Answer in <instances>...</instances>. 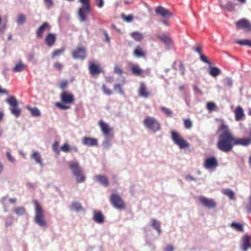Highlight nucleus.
I'll return each instance as SVG.
<instances>
[{
    "mask_svg": "<svg viewBox=\"0 0 251 251\" xmlns=\"http://www.w3.org/2000/svg\"><path fill=\"white\" fill-rule=\"evenodd\" d=\"M219 129L222 132L218 137L217 147L221 151L228 152L231 151L235 145V137L226 125L222 124Z\"/></svg>",
    "mask_w": 251,
    "mask_h": 251,
    "instance_id": "nucleus-1",
    "label": "nucleus"
},
{
    "mask_svg": "<svg viewBox=\"0 0 251 251\" xmlns=\"http://www.w3.org/2000/svg\"><path fill=\"white\" fill-rule=\"evenodd\" d=\"M33 203L35 206V222L40 226L47 227V224L45 220L44 211L41 205L36 200L33 201Z\"/></svg>",
    "mask_w": 251,
    "mask_h": 251,
    "instance_id": "nucleus-2",
    "label": "nucleus"
},
{
    "mask_svg": "<svg viewBox=\"0 0 251 251\" xmlns=\"http://www.w3.org/2000/svg\"><path fill=\"white\" fill-rule=\"evenodd\" d=\"M6 102L10 105V110L11 113L16 117H19L22 110L18 106V102L16 98L13 96H11L6 99Z\"/></svg>",
    "mask_w": 251,
    "mask_h": 251,
    "instance_id": "nucleus-3",
    "label": "nucleus"
},
{
    "mask_svg": "<svg viewBox=\"0 0 251 251\" xmlns=\"http://www.w3.org/2000/svg\"><path fill=\"white\" fill-rule=\"evenodd\" d=\"M171 137L174 143L180 149H184L189 147V144L177 132L171 131Z\"/></svg>",
    "mask_w": 251,
    "mask_h": 251,
    "instance_id": "nucleus-4",
    "label": "nucleus"
},
{
    "mask_svg": "<svg viewBox=\"0 0 251 251\" xmlns=\"http://www.w3.org/2000/svg\"><path fill=\"white\" fill-rule=\"evenodd\" d=\"M143 124L153 132H156L160 129V126L157 121L153 118L147 117L143 121Z\"/></svg>",
    "mask_w": 251,
    "mask_h": 251,
    "instance_id": "nucleus-5",
    "label": "nucleus"
},
{
    "mask_svg": "<svg viewBox=\"0 0 251 251\" xmlns=\"http://www.w3.org/2000/svg\"><path fill=\"white\" fill-rule=\"evenodd\" d=\"M98 125L100 127L101 132L104 136L106 138L108 137H112L113 128L111 127L108 124L105 123L102 120H100L99 121Z\"/></svg>",
    "mask_w": 251,
    "mask_h": 251,
    "instance_id": "nucleus-6",
    "label": "nucleus"
},
{
    "mask_svg": "<svg viewBox=\"0 0 251 251\" xmlns=\"http://www.w3.org/2000/svg\"><path fill=\"white\" fill-rule=\"evenodd\" d=\"M111 204L114 207L119 209L125 208V204L120 196L117 194H112L110 199Z\"/></svg>",
    "mask_w": 251,
    "mask_h": 251,
    "instance_id": "nucleus-7",
    "label": "nucleus"
},
{
    "mask_svg": "<svg viewBox=\"0 0 251 251\" xmlns=\"http://www.w3.org/2000/svg\"><path fill=\"white\" fill-rule=\"evenodd\" d=\"M235 25L238 29H243L246 32L251 31V23L246 19H242L236 22Z\"/></svg>",
    "mask_w": 251,
    "mask_h": 251,
    "instance_id": "nucleus-8",
    "label": "nucleus"
},
{
    "mask_svg": "<svg viewBox=\"0 0 251 251\" xmlns=\"http://www.w3.org/2000/svg\"><path fill=\"white\" fill-rule=\"evenodd\" d=\"M219 165L217 159L214 156L210 157L204 161V167L207 169H215Z\"/></svg>",
    "mask_w": 251,
    "mask_h": 251,
    "instance_id": "nucleus-9",
    "label": "nucleus"
},
{
    "mask_svg": "<svg viewBox=\"0 0 251 251\" xmlns=\"http://www.w3.org/2000/svg\"><path fill=\"white\" fill-rule=\"evenodd\" d=\"M72 55L75 59H83L86 57V53L84 48L79 47L73 51Z\"/></svg>",
    "mask_w": 251,
    "mask_h": 251,
    "instance_id": "nucleus-10",
    "label": "nucleus"
},
{
    "mask_svg": "<svg viewBox=\"0 0 251 251\" xmlns=\"http://www.w3.org/2000/svg\"><path fill=\"white\" fill-rule=\"evenodd\" d=\"M155 11L156 14L164 18H170L173 15L171 12L162 6H158L156 8Z\"/></svg>",
    "mask_w": 251,
    "mask_h": 251,
    "instance_id": "nucleus-11",
    "label": "nucleus"
},
{
    "mask_svg": "<svg viewBox=\"0 0 251 251\" xmlns=\"http://www.w3.org/2000/svg\"><path fill=\"white\" fill-rule=\"evenodd\" d=\"M62 102L65 104H71L75 101V98L73 94L66 92H63L60 95Z\"/></svg>",
    "mask_w": 251,
    "mask_h": 251,
    "instance_id": "nucleus-12",
    "label": "nucleus"
},
{
    "mask_svg": "<svg viewBox=\"0 0 251 251\" xmlns=\"http://www.w3.org/2000/svg\"><path fill=\"white\" fill-rule=\"evenodd\" d=\"M199 201L204 206L209 208H214L216 207V204L214 200L209 199L206 197L201 196L199 197Z\"/></svg>",
    "mask_w": 251,
    "mask_h": 251,
    "instance_id": "nucleus-13",
    "label": "nucleus"
},
{
    "mask_svg": "<svg viewBox=\"0 0 251 251\" xmlns=\"http://www.w3.org/2000/svg\"><path fill=\"white\" fill-rule=\"evenodd\" d=\"M88 69L90 74L92 75H98L102 71L100 65L94 63H90Z\"/></svg>",
    "mask_w": 251,
    "mask_h": 251,
    "instance_id": "nucleus-14",
    "label": "nucleus"
},
{
    "mask_svg": "<svg viewBox=\"0 0 251 251\" xmlns=\"http://www.w3.org/2000/svg\"><path fill=\"white\" fill-rule=\"evenodd\" d=\"M91 7L87 8L86 7H82L78 10V15L81 22L86 21L87 15L90 12Z\"/></svg>",
    "mask_w": 251,
    "mask_h": 251,
    "instance_id": "nucleus-15",
    "label": "nucleus"
},
{
    "mask_svg": "<svg viewBox=\"0 0 251 251\" xmlns=\"http://www.w3.org/2000/svg\"><path fill=\"white\" fill-rule=\"evenodd\" d=\"M50 28V25L47 23H44L36 30V34L37 38H42L43 33L46 30H49Z\"/></svg>",
    "mask_w": 251,
    "mask_h": 251,
    "instance_id": "nucleus-16",
    "label": "nucleus"
},
{
    "mask_svg": "<svg viewBox=\"0 0 251 251\" xmlns=\"http://www.w3.org/2000/svg\"><path fill=\"white\" fill-rule=\"evenodd\" d=\"M139 96L144 98H148L150 95V93L147 91V88L143 82H141L138 89Z\"/></svg>",
    "mask_w": 251,
    "mask_h": 251,
    "instance_id": "nucleus-17",
    "label": "nucleus"
},
{
    "mask_svg": "<svg viewBox=\"0 0 251 251\" xmlns=\"http://www.w3.org/2000/svg\"><path fill=\"white\" fill-rule=\"evenodd\" d=\"M93 220L98 224H102L104 222V218L100 211L95 210L93 213Z\"/></svg>",
    "mask_w": 251,
    "mask_h": 251,
    "instance_id": "nucleus-18",
    "label": "nucleus"
},
{
    "mask_svg": "<svg viewBox=\"0 0 251 251\" xmlns=\"http://www.w3.org/2000/svg\"><path fill=\"white\" fill-rule=\"evenodd\" d=\"M82 144L87 146H96L98 145V140L96 138L84 137L82 139Z\"/></svg>",
    "mask_w": 251,
    "mask_h": 251,
    "instance_id": "nucleus-19",
    "label": "nucleus"
},
{
    "mask_svg": "<svg viewBox=\"0 0 251 251\" xmlns=\"http://www.w3.org/2000/svg\"><path fill=\"white\" fill-rule=\"evenodd\" d=\"M250 144H251V138H250V137L242 138H235V145L248 146Z\"/></svg>",
    "mask_w": 251,
    "mask_h": 251,
    "instance_id": "nucleus-20",
    "label": "nucleus"
},
{
    "mask_svg": "<svg viewBox=\"0 0 251 251\" xmlns=\"http://www.w3.org/2000/svg\"><path fill=\"white\" fill-rule=\"evenodd\" d=\"M69 168L72 171L73 175H76V173L77 174L82 170L78 163L77 162H70L69 163Z\"/></svg>",
    "mask_w": 251,
    "mask_h": 251,
    "instance_id": "nucleus-21",
    "label": "nucleus"
},
{
    "mask_svg": "<svg viewBox=\"0 0 251 251\" xmlns=\"http://www.w3.org/2000/svg\"><path fill=\"white\" fill-rule=\"evenodd\" d=\"M56 41L55 35L53 33H48L46 36L45 41L49 47L52 46Z\"/></svg>",
    "mask_w": 251,
    "mask_h": 251,
    "instance_id": "nucleus-22",
    "label": "nucleus"
},
{
    "mask_svg": "<svg viewBox=\"0 0 251 251\" xmlns=\"http://www.w3.org/2000/svg\"><path fill=\"white\" fill-rule=\"evenodd\" d=\"M133 55L136 57L145 58L146 52L143 50V48L140 46H137L133 50Z\"/></svg>",
    "mask_w": 251,
    "mask_h": 251,
    "instance_id": "nucleus-23",
    "label": "nucleus"
},
{
    "mask_svg": "<svg viewBox=\"0 0 251 251\" xmlns=\"http://www.w3.org/2000/svg\"><path fill=\"white\" fill-rule=\"evenodd\" d=\"M95 178L104 187H107L109 184L108 179L105 176L97 175L95 176Z\"/></svg>",
    "mask_w": 251,
    "mask_h": 251,
    "instance_id": "nucleus-24",
    "label": "nucleus"
},
{
    "mask_svg": "<svg viewBox=\"0 0 251 251\" xmlns=\"http://www.w3.org/2000/svg\"><path fill=\"white\" fill-rule=\"evenodd\" d=\"M251 237L247 234H245L243 238L242 249L244 251H247L250 245Z\"/></svg>",
    "mask_w": 251,
    "mask_h": 251,
    "instance_id": "nucleus-25",
    "label": "nucleus"
},
{
    "mask_svg": "<svg viewBox=\"0 0 251 251\" xmlns=\"http://www.w3.org/2000/svg\"><path fill=\"white\" fill-rule=\"evenodd\" d=\"M130 69L132 74L137 76H142L144 72L138 65H132Z\"/></svg>",
    "mask_w": 251,
    "mask_h": 251,
    "instance_id": "nucleus-26",
    "label": "nucleus"
},
{
    "mask_svg": "<svg viewBox=\"0 0 251 251\" xmlns=\"http://www.w3.org/2000/svg\"><path fill=\"white\" fill-rule=\"evenodd\" d=\"M234 113L235 115V119L236 121L241 120L244 116V113L243 108L240 106L236 108Z\"/></svg>",
    "mask_w": 251,
    "mask_h": 251,
    "instance_id": "nucleus-27",
    "label": "nucleus"
},
{
    "mask_svg": "<svg viewBox=\"0 0 251 251\" xmlns=\"http://www.w3.org/2000/svg\"><path fill=\"white\" fill-rule=\"evenodd\" d=\"M158 38L162 42L167 45H170L172 43V40L169 35L163 34L159 35Z\"/></svg>",
    "mask_w": 251,
    "mask_h": 251,
    "instance_id": "nucleus-28",
    "label": "nucleus"
},
{
    "mask_svg": "<svg viewBox=\"0 0 251 251\" xmlns=\"http://www.w3.org/2000/svg\"><path fill=\"white\" fill-rule=\"evenodd\" d=\"M209 74L211 76L216 77L221 74V70L217 67H210Z\"/></svg>",
    "mask_w": 251,
    "mask_h": 251,
    "instance_id": "nucleus-29",
    "label": "nucleus"
},
{
    "mask_svg": "<svg viewBox=\"0 0 251 251\" xmlns=\"http://www.w3.org/2000/svg\"><path fill=\"white\" fill-rule=\"evenodd\" d=\"M151 226L157 231L159 234L161 233V229L160 227V224L158 221L154 219H151Z\"/></svg>",
    "mask_w": 251,
    "mask_h": 251,
    "instance_id": "nucleus-30",
    "label": "nucleus"
},
{
    "mask_svg": "<svg viewBox=\"0 0 251 251\" xmlns=\"http://www.w3.org/2000/svg\"><path fill=\"white\" fill-rule=\"evenodd\" d=\"M26 109L29 110L32 116L38 117L40 116L41 112L37 107H30L29 106H26Z\"/></svg>",
    "mask_w": 251,
    "mask_h": 251,
    "instance_id": "nucleus-31",
    "label": "nucleus"
},
{
    "mask_svg": "<svg viewBox=\"0 0 251 251\" xmlns=\"http://www.w3.org/2000/svg\"><path fill=\"white\" fill-rule=\"evenodd\" d=\"M75 177L76 181L78 183H81L85 181V176L83 173L82 170L78 172L76 175H74Z\"/></svg>",
    "mask_w": 251,
    "mask_h": 251,
    "instance_id": "nucleus-32",
    "label": "nucleus"
},
{
    "mask_svg": "<svg viewBox=\"0 0 251 251\" xmlns=\"http://www.w3.org/2000/svg\"><path fill=\"white\" fill-rule=\"evenodd\" d=\"M230 226L237 231L242 232L244 230L243 226L241 224L233 222Z\"/></svg>",
    "mask_w": 251,
    "mask_h": 251,
    "instance_id": "nucleus-33",
    "label": "nucleus"
},
{
    "mask_svg": "<svg viewBox=\"0 0 251 251\" xmlns=\"http://www.w3.org/2000/svg\"><path fill=\"white\" fill-rule=\"evenodd\" d=\"M71 206L72 209L76 212H78L83 210V207L81 204L77 201L73 202Z\"/></svg>",
    "mask_w": 251,
    "mask_h": 251,
    "instance_id": "nucleus-34",
    "label": "nucleus"
},
{
    "mask_svg": "<svg viewBox=\"0 0 251 251\" xmlns=\"http://www.w3.org/2000/svg\"><path fill=\"white\" fill-rule=\"evenodd\" d=\"M26 66L21 62L16 64V66L13 68L12 71L14 72H21L24 70Z\"/></svg>",
    "mask_w": 251,
    "mask_h": 251,
    "instance_id": "nucleus-35",
    "label": "nucleus"
},
{
    "mask_svg": "<svg viewBox=\"0 0 251 251\" xmlns=\"http://www.w3.org/2000/svg\"><path fill=\"white\" fill-rule=\"evenodd\" d=\"M223 193L225 195L227 196L230 200L234 199V193L230 189H225L223 190Z\"/></svg>",
    "mask_w": 251,
    "mask_h": 251,
    "instance_id": "nucleus-36",
    "label": "nucleus"
},
{
    "mask_svg": "<svg viewBox=\"0 0 251 251\" xmlns=\"http://www.w3.org/2000/svg\"><path fill=\"white\" fill-rule=\"evenodd\" d=\"M131 36L136 41H140L143 38L142 34L139 32H133L131 34Z\"/></svg>",
    "mask_w": 251,
    "mask_h": 251,
    "instance_id": "nucleus-37",
    "label": "nucleus"
},
{
    "mask_svg": "<svg viewBox=\"0 0 251 251\" xmlns=\"http://www.w3.org/2000/svg\"><path fill=\"white\" fill-rule=\"evenodd\" d=\"M32 159H34L37 163L42 164V160L40 154L38 152H34L31 156Z\"/></svg>",
    "mask_w": 251,
    "mask_h": 251,
    "instance_id": "nucleus-38",
    "label": "nucleus"
},
{
    "mask_svg": "<svg viewBox=\"0 0 251 251\" xmlns=\"http://www.w3.org/2000/svg\"><path fill=\"white\" fill-rule=\"evenodd\" d=\"M235 43L241 46H248L249 47H251V40L248 39L237 40Z\"/></svg>",
    "mask_w": 251,
    "mask_h": 251,
    "instance_id": "nucleus-39",
    "label": "nucleus"
},
{
    "mask_svg": "<svg viewBox=\"0 0 251 251\" xmlns=\"http://www.w3.org/2000/svg\"><path fill=\"white\" fill-rule=\"evenodd\" d=\"M25 21V16L23 14H20L18 16L17 23L19 25L23 24Z\"/></svg>",
    "mask_w": 251,
    "mask_h": 251,
    "instance_id": "nucleus-40",
    "label": "nucleus"
},
{
    "mask_svg": "<svg viewBox=\"0 0 251 251\" xmlns=\"http://www.w3.org/2000/svg\"><path fill=\"white\" fill-rule=\"evenodd\" d=\"M15 212L18 215H23L25 212V209L24 207H18L15 209Z\"/></svg>",
    "mask_w": 251,
    "mask_h": 251,
    "instance_id": "nucleus-41",
    "label": "nucleus"
},
{
    "mask_svg": "<svg viewBox=\"0 0 251 251\" xmlns=\"http://www.w3.org/2000/svg\"><path fill=\"white\" fill-rule=\"evenodd\" d=\"M206 108L209 111H212L215 110L217 106L214 102H209L206 104Z\"/></svg>",
    "mask_w": 251,
    "mask_h": 251,
    "instance_id": "nucleus-42",
    "label": "nucleus"
},
{
    "mask_svg": "<svg viewBox=\"0 0 251 251\" xmlns=\"http://www.w3.org/2000/svg\"><path fill=\"white\" fill-rule=\"evenodd\" d=\"M64 51V49H58V50H55L52 53L51 57H52V58H54V57H55L56 56H59Z\"/></svg>",
    "mask_w": 251,
    "mask_h": 251,
    "instance_id": "nucleus-43",
    "label": "nucleus"
},
{
    "mask_svg": "<svg viewBox=\"0 0 251 251\" xmlns=\"http://www.w3.org/2000/svg\"><path fill=\"white\" fill-rule=\"evenodd\" d=\"M184 125L186 128L190 129L192 127L193 124L190 119H187L184 120Z\"/></svg>",
    "mask_w": 251,
    "mask_h": 251,
    "instance_id": "nucleus-44",
    "label": "nucleus"
},
{
    "mask_svg": "<svg viewBox=\"0 0 251 251\" xmlns=\"http://www.w3.org/2000/svg\"><path fill=\"white\" fill-rule=\"evenodd\" d=\"M161 109L167 116L169 117L172 116L173 112L170 109L165 107H161Z\"/></svg>",
    "mask_w": 251,
    "mask_h": 251,
    "instance_id": "nucleus-45",
    "label": "nucleus"
},
{
    "mask_svg": "<svg viewBox=\"0 0 251 251\" xmlns=\"http://www.w3.org/2000/svg\"><path fill=\"white\" fill-rule=\"evenodd\" d=\"M79 1L81 3L82 7H86L87 8L91 7L90 0H79Z\"/></svg>",
    "mask_w": 251,
    "mask_h": 251,
    "instance_id": "nucleus-46",
    "label": "nucleus"
},
{
    "mask_svg": "<svg viewBox=\"0 0 251 251\" xmlns=\"http://www.w3.org/2000/svg\"><path fill=\"white\" fill-rule=\"evenodd\" d=\"M61 150L64 152H68L71 151V149L68 144L65 143L61 147Z\"/></svg>",
    "mask_w": 251,
    "mask_h": 251,
    "instance_id": "nucleus-47",
    "label": "nucleus"
},
{
    "mask_svg": "<svg viewBox=\"0 0 251 251\" xmlns=\"http://www.w3.org/2000/svg\"><path fill=\"white\" fill-rule=\"evenodd\" d=\"M122 18L125 21L129 23L132 21L133 19V16L132 15H129L128 16H126L125 15H122Z\"/></svg>",
    "mask_w": 251,
    "mask_h": 251,
    "instance_id": "nucleus-48",
    "label": "nucleus"
},
{
    "mask_svg": "<svg viewBox=\"0 0 251 251\" xmlns=\"http://www.w3.org/2000/svg\"><path fill=\"white\" fill-rule=\"evenodd\" d=\"M55 105L60 109H67L70 108V106L66 105L65 104H62L60 102H56L55 103Z\"/></svg>",
    "mask_w": 251,
    "mask_h": 251,
    "instance_id": "nucleus-49",
    "label": "nucleus"
},
{
    "mask_svg": "<svg viewBox=\"0 0 251 251\" xmlns=\"http://www.w3.org/2000/svg\"><path fill=\"white\" fill-rule=\"evenodd\" d=\"M102 90L104 93L107 95H111L112 94V91H111L107 86L105 85H103L102 87Z\"/></svg>",
    "mask_w": 251,
    "mask_h": 251,
    "instance_id": "nucleus-50",
    "label": "nucleus"
},
{
    "mask_svg": "<svg viewBox=\"0 0 251 251\" xmlns=\"http://www.w3.org/2000/svg\"><path fill=\"white\" fill-rule=\"evenodd\" d=\"M225 84L229 87H231L233 84L232 80L229 77L226 78L225 80Z\"/></svg>",
    "mask_w": 251,
    "mask_h": 251,
    "instance_id": "nucleus-51",
    "label": "nucleus"
},
{
    "mask_svg": "<svg viewBox=\"0 0 251 251\" xmlns=\"http://www.w3.org/2000/svg\"><path fill=\"white\" fill-rule=\"evenodd\" d=\"M177 64H178V66L179 68L180 71L181 72V74L182 75H183L184 73V66L182 62L181 61H179L177 63H176V62L175 63V65H176Z\"/></svg>",
    "mask_w": 251,
    "mask_h": 251,
    "instance_id": "nucleus-52",
    "label": "nucleus"
},
{
    "mask_svg": "<svg viewBox=\"0 0 251 251\" xmlns=\"http://www.w3.org/2000/svg\"><path fill=\"white\" fill-rule=\"evenodd\" d=\"M68 83L66 80L62 81L59 85V87L61 89H65L68 86Z\"/></svg>",
    "mask_w": 251,
    "mask_h": 251,
    "instance_id": "nucleus-53",
    "label": "nucleus"
},
{
    "mask_svg": "<svg viewBox=\"0 0 251 251\" xmlns=\"http://www.w3.org/2000/svg\"><path fill=\"white\" fill-rule=\"evenodd\" d=\"M114 71L115 74L119 75H122L123 73V69L118 66H115Z\"/></svg>",
    "mask_w": 251,
    "mask_h": 251,
    "instance_id": "nucleus-54",
    "label": "nucleus"
},
{
    "mask_svg": "<svg viewBox=\"0 0 251 251\" xmlns=\"http://www.w3.org/2000/svg\"><path fill=\"white\" fill-rule=\"evenodd\" d=\"M200 59L202 62L206 63L209 65H211V63L208 60L207 57L204 55L203 54L200 55Z\"/></svg>",
    "mask_w": 251,
    "mask_h": 251,
    "instance_id": "nucleus-55",
    "label": "nucleus"
},
{
    "mask_svg": "<svg viewBox=\"0 0 251 251\" xmlns=\"http://www.w3.org/2000/svg\"><path fill=\"white\" fill-rule=\"evenodd\" d=\"M246 207L247 212L249 213H251V196L249 198L248 202L246 204Z\"/></svg>",
    "mask_w": 251,
    "mask_h": 251,
    "instance_id": "nucleus-56",
    "label": "nucleus"
},
{
    "mask_svg": "<svg viewBox=\"0 0 251 251\" xmlns=\"http://www.w3.org/2000/svg\"><path fill=\"white\" fill-rule=\"evenodd\" d=\"M59 143L58 142H55L52 145V150L53 151L56 153H58L59 152L58 150Z\"/></svg>",
    "mask_w": 251,
    "mask_h": 251,
    "instance_id": "nucleus-57",
    "label": "nucleus"
},
{
    "mask_svg": "<svg viewBox=\"0 0 251 251\" xmlns=\"http://www.w3.org/2000/svg\"><path fill=\"white\" fill-rule=\"evenodd\" d=\"M114 89L115 90H118L121 94H124V92L122 90L121 86L120 84H116L114 86Z\"/></svg>",
    "mask_w": 251,
    "mask_h": 251,
    "instance_id": "nucleus-58",
    "label": "nucleus"
},
{
    "mask_svg": "<svg viewBox=\"0 0 251 251\" xmlns=\"http://www.w3.org/2000/svg\"><path fill=\"white\" fill-rule=\"evenodd\" d=\"M96 5L99 7L100 8L103 6L104 2L103 0H95Z\"/></svg>",
    "mask_w": 251,
    "mask_h": 251,
    "instance_id": "nucleus-59",
    "label": "nucleus"
},
{
    "mask_svg": "<svg viewBox=\"0 0 251 251\" xmlns=\"http://www.w3.org/2000/svg\"><path fill=\"white\" fill-rule=\"evenodd\" d=\"M6 155H7V157L8 160L10 162H11L12 163H14L15 162L14 158L12 157V156L11 155V154H10V153L9 152H6Z\"/></svg>",
    "mask_w": 251,
    "mask_h": 251,
    "instance_id": "nucleus-60",
    "label": "nucleus"
},
{
    "mask_svg": "<svg viewBox=\"0 0 251 251\" xmlns=\"http://www.w3.org/2000/svg\"><path fill=\"white\" fill-rule=\"evenodd\" d=\"M54 67L57 69V70H59V71H61L63 68V66L59 62H55L54 64Z\"/></svg>",
    "mask_w": 251,
    "mask_h": 251,
    "instance_id": "nucleus-61",
    "label": "nucleus"
},
{
    "mask_svg": "<svg viewBox=\"0 0 251 251\" xmlns=\"http://www.w3.org/2000/svg\"><path fill=\"white\" fill-rule=\"evenodd\" d=\"M45 1L47 4V7L48 8H50L53 5V0H44Z\"/></svg>",
    "mask_w": 251,
    "mask_h": 251,
    "instance_id": "nucleus-62",
    "label": "nucleus"
},
{
    "mask_svg": "<svg viewBox=\"0 0 251 251\" xmlns=\"http://www.w3.org/2000/svg\"><path fill=\"white\" fill-rule=\"evenodd\" d=\"M35 55L34 53L32 52L28 55L27 58L29 61H32L34 59Z\"/></svg>",
    "mask_w": 251,
    "mask_h": 251,
    "instance_id": "nucleus-63",
    "label": "nucleus"
},
{
    "mask_svg": "<svg viewBox=\"0 0 251 251\" xmlns=\"http://www.w3.org/2000/svg\"><path fill=\"white\" fill-rule=\"evenodd\" d=\"M174 248L172 245H168L165 248V251H173Z\"/></svg>",
    "mask_w": 251,
    "mask_h": 251,
    "instance_id": "nucleus-64",
    "label": "nucleus"
}]
</instances>
